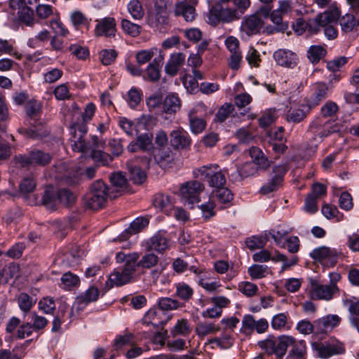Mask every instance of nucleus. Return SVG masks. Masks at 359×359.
Returning <instances> with one entry per match:
<instances>
[{
  "label": "nucleus",
  "instance_id": "nucleus-1",
  "mask_svg": "<svg viewBox=\"0 0 359 359\" xmlns=\"http://www.w3.org/2000/svg\"><path fill=\"white\" fill-rule=\"evenodd\" d=\"M193 175L195 178L207 179L209 186L212 188V197L224 203V174L219 165H203L194 170Z\"/></svg>",
  "mask_w": 359,
  "mask_h": 359
},
{
  "label": "nucleus",
  "instance_id": "nucleus-2",
  "mask_svg": "<svg viewBox=\"0 0 359 359\" xmlns=\"http://www.w3.org/2000/svg\"><path fill=\"white\" fill-rule=\"evenodd\" d=\"M137 253L125 254L122 252H118L116 259L118 263L125 262L121 269H116L109 276V281L112 285L122 286L129 283L139 267Z\"/></svg>",
  "mask_w": 359,
  "mask_h": 359
},
{
  "label": "nucleus",
  "instance_id": "nucleus-3",
  "mask_svg": "<svg viewBox=\"0 0 359 359\" xmlns=\"http://www.w3.org/2000/svg\"><path fill=\"white\" fill-rule=\"evenodd\" d=\"M41 111V104L36 101H29L25 106V111L29 117V124L30 128H20L18 132L26 137L34 140L42 139L47 137L49 134L48 131L43 126L42 123L35 118Z\"/></svg>",
  "mask_w": 359,
  "mask_h": 359
},
{
  "label": "nucleus",
  "instance_id": "nucleus-4",
  "mask_svg": "<svg viewBox=\"0 0 359 359\" xmlns=\"http://www.w3.org/2000/svg\"><path fill=\"white\" fill-rule=\"evenodd\" d=\"M53 158V156L44 151L34 149L25 154L15 155L11 161L16 168L30 170L35 166H46L48 165Z\"/></svg>",
  "mask_w": 359,
  "mask_h": 359
},
{
  "label": "nucleus",
  "instance_id": "nucleus-5",
  "mask_svg": "<svg viewBox=\"0 0 359 359\" xmlns=\"http://www.w3.org/2000/svg\"><path fill=\"white\" fill-rule=\"evenodd\" d=\"M112 189H109L102 180H97L93 182L89 191L85 196L86 205L94 210H97L104 207L107 198H112ZM116 196H113L115 198Z\"/></svg>",
  "mask_w": 359,
  "mask_h": 359
},
{
  "label": "nucleus",
  "instance_id": "nucleus-6",
  "mask_svg": "<svg viewBox=\"0 0 359 359\" xmlns=\"http://www.w3.org/2000/svg\"><path fill=\"white\" fill-rule=\"evenodd\" d=\"M102 142L97 137H92V142H86L82 137H79L76 140L74 141L72 149L74 151L88 153L90 152V157L97 162H100L102 165H107L112 161V158L107 154L99 150Z\"/></svg>",
  "mask_w": 359,
  "mask_h": 359
},
{
  "label": "nucleus",
  "instance_id": "nucleus-7",
  "mask_svg": "<svg viewBox=\"0 0 359 359\" xmlns=\"http://www.w3.org/2000/svg\"><path fill=\"white\" fill-rule=\"evenodd\" d=\"M341 129L342 125L335 121H324L321 117H316L310 123L307 133L314 141L319 140L321 142L331 134L339 133Z\"/></svg>",
  "mask_w": 359,
  "mask_h": 359
},
{
  "label": "nucleus",
  "instance_id": "nucleus-8",
  "mask_svg": "<svg viewBox=\"0 0 359 359\" xmlns=\"http://www.w3.org/2000/svg\"><path fill=\"white\" fill-rule=\"evenodd\" d=\"M292 342H294L293 337L282 335L277 339H275L273 337H269L265 340L259 341V346L268 354H275L279 359H282L285 355L288 346Z\"/></svg>",
  "mask_w": 359,
  "mask_h": 359
},
{
  "label": "nucleus",
  "instance_id": "nucleus-9",
  "mask_svg": "<svg viewBox=\"0 0 359 359\" xmlns=\"http://www.w3.org/2000/svg\"><path fill=\"white\" fill-rule=\"evenodd\" d=\"M205 189V185L197 180H191L181 184L180 195L184 203L192 208L194 205L201 201V194Z\"/></svg>",
  "mask_w": 359,
  "mask_h": 359
},
{
  "label": "nucleus",
  "instance_id": "nucleus-10",
  "mask_svg": "<svg viewBox=\"0 0 359 359\" xmlns=\"http://www.w3.org/2000/svg\"><path fill=\"white\" fill-rule=\"evenodd\" d=\"M339 293V288L336 283L331 282L329 285L311 283V289L309 291L310 297L313 300H331Z\"/></svg>",
  "mask_w": 359,
  "mask_h": 359
},
{
  "label": "nucleus",
  "instance_id": "nucleus-11",
  "mask_svg": "<svg viewBox=\"0 0 359 359\" xmlns=\"http://www.w3.org/2000/svg\"><path fill=\"white\" fill-rule=\"evenodd\" d=\"M287 168L283 165H276L273 168V175L260 189V193L264 195L276 191L281 186L287 172Z\"/></svg>",
  "mask_w": 359,
  "mask_h": 359
},
{
  "label": "nucleus",
  "instance_id": "nucleus-12",
  "mask_svg": "<svg viewBox=\"0 0 359 359\" xmlns=\"http://www.w3.org/2000/svg\"><path fill=\"white\" fill-rule=\"evenodd\" d=\"M209 11L205 14V20L209 25L216 27L224 22V0L208 1Z\"/></svg>",
  "mask_w": 359,
  "mask_h": 359
},
{
  "label": "nucleus",
  "instance_id": "nucleus-13",
  "mask_svg": "<svg viewBox=\"0 0 359 359\" xmlns=\"http://www.w3.org/2000/svg\"><path fill=\"white\" fill-rule=\"evenodd\" d=\"M250 6V0H226V23L238 20Z\"/></svg>",
  "mask_w": 359,
  "mask_h": 359
},
{
  "label": "nucleus",
  "instance_id": "nucleus-14",
  "mask_svg": "<svg viewBox=\"0 0 359 359\" xmlns=\"http://www.w3.org/2000/svg\"><path fill=\"white\" fill-rule=\"evenodd\" d=\"M309 255L313 260L321 264H326L330 263L332 265H334L340 253L334 248L320 246L313 250Z\"/></svg>",
  "mask_w": 359,
  "mask_h": 359
},
{
  "label": "nucleus",
  "instance_id": "nucleus-15",
  "mask_svg": "<svg viewBox=\"0 0 359 359\" xmlns=\"http://www.w3.org/2000/svg\"><path fill=\"white\" fill-rule=\"evenodd\" d=\"M170 145L176 150H187L191 144V139L188 133L180 128L170 133Z\"/></svg>",
  "mask_w": 359,
  "mask_h": 359
},
{
  "label": "nucleus",
  "instance_id": "nucleus-16",
  "mask_svg": "<svg viewBox=\"0 0 359 359\" xmlns=\"http://www.w3.org/2000/svg\"><path fill=\"white\" fill-rule=\"evenodd\" d=\"M330 94V86L324 82H317L312 86V94L308 102L310 108L318 106L323 100H325Z\"/></svg>",
  "mask_w": 359,
  "mask_h": 359
},
{
  "label": "nucleus",
  "instance_id": "nucleus-17",
  "mask_svg": "<svg viewBox=\"0 0 359 359\" xmlns=\"http://www.w3.org/2000/svg\"><path fill=\"white\" fill-rule=\"evenodd\" d=\"M319 356L322 358H327L334 355H339L345 353V347L342 342L334 341L327 344H319L315 346Z\"/></svg>",
  "mask_w": 359,
  "mask_h": 359
},
{
  "label": "nucleus",
  "instance_id": "nucleus-18",
  "mask_svg": "<svg viewBox=\"0 0 359 359\" xmlns=\"http://www.w3.org/2000/svg\"><path fill=\"white\" fill-rule=\"evenodd\" d=\"M197 0L190 1H182L175 4V14L176 16H182L187 22L193 21L196 15L195 6Z\"/></svg>",
  "mask_w": 359,
  "mask_h": 359
},
{
  "label": "nucleus",
  "instance_id": "nucleus-19",
  "mask_svg": "<svg viewBox=\"0 0 359 359\" xmlns=\"http://www.w3.org/2000/svg\"><path fill=\"white\" fill-rule=\"evenodd\" d=\"M341 318L337 315H327L315 321V334H327L338 326Z\"/></svg>",
  "mask_w": 359,
  "mask_h": 359
},
{
  "label": "nucleus",
  "instance_id": "nucleus-20",
  "mask_svg": "<svg viewBox=\"0 0 359 359\" xmlns=\"http://www.w3.org/2000/svg\"><path fill=\"white\" fill-rule=\"evenodd\" d=\"M273 58L278 65L287 68L294 67L298 62L297 54L289 50L279 49L275 51Z\"/></svg>",
  "mask_w": 359,
  "mask_h": 359
},
{
  "label": "nucleus",
  "instance_id": "nucleus-21",
  "mask_svg": "<svg viewBox=\"0 0 359 359\" xmlns=\"http://www.w3.org/2000/svg\"><path fill=\"white\" fill-rule=\"evenodd\" d=\"M146 248L149 251L163 252L169 248L168 240L162 231L156 232L153 236L146 241Z\"/></svg>",
  "mask_w": 359,
  "mask_h": 359
},
{
  "label": "nucleus",
  "instance_id": "nucleus-22",
  "mask_svg": "<svg viewBox=\"0 0 359 359\" xmlns=\"http://www.w3.org/2000/svg\"><path fill=\"white\" fill-rule=\"evenodd\" d=\"M149 219L146 217H140L133 220L130 226L118 236L114 241H124L129 238L133 234H135L141 231L149 224Z\"/></svg>",
  "mask_w": 359,
  "mask_h": 359
},
{
  "label": "nucleus",
  "instance_id": "nucleus-23",
  "mask_svg": "<svg viewBox=\"0 0 359 359\" xmlns=\"http://www.w3.org/2000/svg\"><path fill=\"white\" fill-rule=\"evenodd\" d=\"M116 31V21L114 18L110 17L104 18L100 20L95 29V35L97 36H114Z\"/></svg>",
  "mask_w": 359,
  "mask_h": 359
},
{
  "label": "nucleus",
  "instance_id": "nucleus-24",
  "mask_svg": "<svg viewBox=\"0 0 359 359\" xmlns=\"http://www.w3.org/2000/svg\"><path fill=\"white\" fill-rule=\"evenodd\" d=\"M263 26V19L255 13L248 15L242 22V28L248 35H253L259 33Z\"/></svg>",
  "mask_w": 359,
  "mask_h": 359
},
{
  "label": "nucleus",
  "instance_id": "nucleus-25",
  "mask_svg": "<svg viewBox=\"0 0 359 359\" xmlns=\"http://www.w3.org/2000/svg\"><path fill=\"white\" fill-rule=\"evenodd\" d=\"M185 59L186 56L182 53L172 54L165 66V73L170 76L177 75L180 68L184 64Z\"/></svg>",
  "mask_w": 359,
  "mask_h": 359
},
{
  "label": "nucleus",
  "instance_id": "nucleus-26",
  "mask_svg": "<svg viewBox=\"0 0 359 359\" xmlns=\"http://www.w3.org/2000/svg\"><path fill=\"white\" fill-rule=\"evenodd\" d=\"M100 294L99 290L94 287H90L83 294L77 297L76 306L77 310H83L89 303L97 300Z\"/></svg>",
  "mask_w": 359,
  "mask_h": 359
},
{
  "label": "nucleus",
  "instance_id": "nucleus-27",
  "mask_svg": "<svg viewBox=\"0 0 359 359\" xmlns=\"http://www.w3.org/2000/svg\"><path fill=\"white\" fill-rule=\"evenodd\" d=\"M163 60V56L159 55L155 57L151 62L149 64L146 69L147 76L144 79L151 82H156L161 78V68Z\"/></svg>",
  "mask_w": 359,
  "mask_h": 359
},
{
  "label": "nucleus",
  "instance_id": "nucleus-28",
  "mask_svg": "<svg viewBox=\"0 0 359 359\" xmlns=\"http://www.w3.org/2000/svg\"><path fill=\"white\" fill-rule=\"evenodd\" d=\"M162 316H164L163 312L158 309L152 308L146 313L142 322L144 324L151 325L156 328L161 327L166 323L162 319Z\"/></svg>",
  "mask_w": 359,
  "mask_h": 359
},
{
  "label": "nucleus",
  "instance_id": "nucleus-29",
  "mask_svg": "<svg viewBox=\"0 0 359 359\" xmlns=\"http://www.w3.org/2000/svg\"><path fill=\"white\" fill-rule=\"evenodd\" d=\"M259 170L255 163L247 162L241 168H237L236 171L229 176L232 181H237L242 178L252 176Z\"/></svg>",
  "mask_w": 359,
  "mask_h": 359
},
{
  "label": "nucleus",
  "instance_id": "nucleus-30",
  "mask_svg": "<svg viewBox=\"0 0 359 359\" xmlns=\"http://www.w3.org/2000/svg\"><path fill=\"white\" fill-rule=\"evenodd\" d=\"M249 154L252 159L251 163H255L260 170H265L269 167L270 161L259 147H250Z\"/></svg>",
  "mask_w": 359,
  "mask_h": 359
},
{
  "label": "nucleus",
  "instance_id": "nucleus-31",
  "mask_svg": "<svg viewBox=\"0 0 359 359\" xmlns=\"http://www.w3.org/2000/svg\"><path fill=\"white\" fill-rule=\"evenodd\" d=\"M181 101L178 95L175 93L168 95L163 102V111L174 114L180 109Z\"/></svg>",
  "mask_w": 359,
  "mask_h": 359
},
{
  "label": "nucleus",
  "instance_id": "nucleus-32",
  "mask_svg": "<svg viewBox=\"0 0 359 359\" xmlns=\"http://www.w3.org/2000/svg\"><path fill=\"white\" fill-rule=\"evenodd\" d=\"M292 348L287 359H306V344L304 340H296L290 344Z\"/></svg>",
  "mask_w": 359,
  "mask_h": 359
},
{
  "label": "nucleus",
  "instance_id": "nucleus-33",
  "mask_svg": "<svg viewBox=\"0 0 359 359\" xmlns=\"http://www.w3.org/2000/svg\"><path fill=\"white\" fill-rule=\"evenodd\" d=\"M213 306L210 309H207L206 311H203L202 316L205 318H216L222 315L223 307L224 306V297H213L212 299Z\"/></svg>",
  "mask_w": 359,
  "mask_h": 359
},
{
  "label": "nucleus",
  "instance_id": "nucleus-34",
  "mask_svg": "<svg viewBox=\"0 0 359 359\" xmlns=\"http://www.w3.org/2000/svg\"><path fill=\"white\" fill-rule=\"evenodd\" d=\"M127 168L129 173V180L134 184H142L147 178L146 173L133 163H128Z\"/></svg>",
  "mask_w": 359,
  "mask_h": 359
},
{
  "label": "nucleus",
  "instance_id": "nucleus-35",
  "mask_svg": "<svg viewBox=\"0 0 359 359\" xmlns=\"http://www.w3.org/2000/svg\"><path fill=\"white\" fill-rule=\"evenodd\" d=\"M57 194L52 186L47 187L42 196V205L47 209L54 210L57 201Z\"/></svg>",
  "mask_w": 359,
  "mask_h": 359
},
{
  "label": "nucleus",
  "instance_id": "nucleus-36",
  "mask_svg": "<svg viewBox=\"0 0 359 359\" xmlns=\"http://www.w3.org/2000/svg\"><path fill=\"white\" fill-rule=\"evenodd\" d=\"M311 109L312 108H310L307 104V107L305 109L298 108L290 109L286 114V120L287 122L294 123H300L307 116Z\"/></svg>",
  "mask_w": 359,
  "mask_h": 359
},
{
  "label": "nucleus",
  "instance_id": "nucleus-37",
  "mask_svg": "<svg viewBox=\"0 0 359 359\" xmlns=\"http://www.w3.org/2000/svg\"><path fill=\"white\" fill-rule=\"evenodd\" d=\"M268 241V234L266 231L264 235L260 236H252L248 238L245 240L246 246L250 250H255L256 249L263 248Z\"/></svg>",
  "mask_w": 359,
  "mask_h": 359
},
{
  "label": "nucleus",
  "instance_id": "nucleus-38",
  "mask_svg": "<svg viewBox=\"0 0 359 359\" xmlns=\"http://www.w3.org/2000/svg\"><path fill=\"white\" fill-rule=\"evenodd\" d=\"M175 294L177 297L184 302H189L194 295L193 288L188 284L181 282L175 284Z\"/></svg>",
  "mask_w": 359,
  "mask_h": 359
},
{
  "label": "nucleus",
  "instance_id": "nucleus-39",
  "mask_svg": "<svg viewBox=\"0 0 359 359\" xmlns=\"http://www.w3.org/2000/svg\"><path fill=\"white\" fill-rule=\"evenodd\" d=\"M18 19L22 23H24L27 26H33L37 22L34 17V11L32 8H18Z\"/></svg>",
  "mask_w": 359,
  "mask_h": 359
},
{
  "label": "nucleus",
  "instance_id": "nucleus-40",
  "mask_svg": "<svg viewBox=\"0 0 359 359\" xmlns=\"http://www.w3.org/2000/svg\"><path fill=\"white\" fill-rule=\"evenodd\" d=\"M191 332V327L190 323L187 319L182 318L179 319L171 330V334L175 337L177 335L187 336Z\"/></svg>",
  "mask_w": 359,
  "mask_h": 359
},
{
  "label": "nucleus",
  "instance_id": "nucleus-41",
  "mask_svg": "<svg viewBox=\"0 0 359 359\" xmlns=\"http://www.w3.org/2000/svg\"><path fill=\"white\" fill-rule=\"evenodd\" d=\"M326 54V49L321 46H311L307 50V57L313 64H317Z\"/></svg>",
  "mask_w": 359,
  "mask_h": 359
},
{
  "label": "nucleus",
  "instance_id": "nucleus-42",
  "mask_svg": "<svg viewBox=\"0 0 359 359\" xmlns=\"http://www.w3.org/2000/svg\"><path fill=\"white\" fill-rule=\"evenodd\" d=\"M158 163L161 166H170L175 159L174 154L169 148H160L157 154Z\"/></svg>",
  "mask_w": 359,
  "mask_h": 359
},
{
  "label": "nucleus",
  "instance_id": "nucleus-43",
  "mask_svg": "<svg viewBox=\"0 0 359 359\" xmlns=\"http://www.w3.org/2000/svg\"><path fill=\"white\" fill-rule=\"evenodd\" d=\"M151 23L156 24L157 26L160 24H166L168 22V13L165 4L159 6L155 4V15L151 18Z\"/></svg>",
  "mask_w": 359,
  "mask_h": 359
},
{
  "label": "nucleus",
  "instance_id": "nucleus-44",
  "mask_svg": "<svg viewBox=\"0 0 359 359\" xmlns=\"http://www.w3.org/2000/svg\"><path fill=\"white\" fill-rule=\"evenodd\" d=\"M152 201L154 207L162 211H167L172 206L170 196L164 194H156Z\"/></svg>",
  "mask_w": 359,
  "mask_h": 359
},
{
  "label": "nucleus",
  "instance_id": "nucleus-45",
  "mask_svg": "<svg viewBox=\"0 0 359 359\" xmlns=\"http://www.w3.org/2000/svg\"><path fill=\"white\" fill-rule=\"evenodd\" d=\"M57 198L59 203L65 206H71L76 201L75 195L67 189H60L57 192Z\"/></svg>",
  "mask_w": 359,
  "mask_h": 359
},
{
  "label": "nucleus",
  "instance_id": "nucleus-46",
  "mask_svg": "<svg viewBox=\"0 0 359 359\" xmlns=\"http://www.w3.org/2000/svg\"><path fill=\"white\" fill-rule=\"evenodd\" d=\"M158 309L163 312L164 311H170L183 307V304L176 299L169 297L161 298L158 302Z\"/></svg>",
  "mask_w": 359,
  "mask_h": 359
},
{
  "label": "nucleus",
  "instance_id": "nucleus-47",
  "mask_svg": "<svg viewBox=\"0 0 359 359\" xmlns=\"http://www.w3.org/2000/svg\"><path fill=\"white\" fill-rule=\"evenodd\" d=\"M189 121L191 130L194 134L202 133L206 126V123L203 118H198L193 112L189 114Z\"/></svg>",
  "mask_w": 359,
  "mask_h": 359
},
{
  "label": "nucleus",
  "instance_id": "nucleus-48",
  "mask_svg": "<svg viewBox=\"0 0 359 359\" xmlns=\"http://www.w3.org/2000/svg\"><path fill=\"white\" fill-rule=\"evenodd\" d=\"M128 11L135 20H140L144 15L142 5L139 0H131L128 4Z\"/></svg>",
  "mask_w": 359,
  "mask_h": 359
},
{
  "label": "nucleus",
  "instance_id": "nucleus-49",
  "mask_svg": "<svg viewBox=\"0 0 359 359\" xmlns=\"http://www.w3.org/2000/svg\"><path fill=\"white\" fill-rule=\"evenodd\" d=\"M248 272L252 279H259L268 275L269 267L265 265L253 264L248 268Z\"/></svg>",
  "mask_w": 359,
  "mask_h": 359
},
{
  "label": "nucleus",
  "instance_id": "nucleus-50",
  "mask_svg": "<svg viewBox=\"0 0 359 359\" xmlns=\"http://www.w3.org/2000/svg\"><path fill=\"white\" fill-rule=\"evenodd\" d=\"M341 30L344 32H351L358 25V21L351 14H346L339 20Z\"/></svg>",
  "mask_w": 359,
  "mask_h": 359
},
{
  "label": "nucleus",
  "instance_id": "nucleus-51",
  "mask_svg": "<svg viewBox=\"0 0 359 359\" xmlns=\"http://www.w3.org/2000/svg\"><path fill=\"white\" fill-rule=\"evenodd\" d=\"M17 300L20 309L25 313L29 311L32 307L36 303V301L34 300L32 297L25 292L20 293L18 295Z\"/></svg>",
  "mask_w": 359,
  "mask_h": 359
},
{
  "label": "nucleus",
  "instance_id": "nucleus-52",
  "mask_svg": "<svg viewBox=\"0 0 359 359\" xmlns=\"http://www.w3.org/2000/svg\"><path fill=\"white\" fill-rule=\"evenodd\" d=\"M142 91L135 87H133L128 92L126 101L131 108H135L142 101Z\"/></svg>",
  "mask_w": 359,
  "mask_h": 359
},
{
  "label": "nucleus",
  "instance_id": "nucleus-53",
  "mask_svg": "<svg viewBox=\"0 0 359 359\" xmlns=\"http://www.w3.org/2000/svg\"><path fill=\"white\" fill-rule=\"evenodd\" d=\"M157 51L156 48L148 50H141L136 53L135 59L139 65H142L149 62Z\"/></svg>",
  "mask_w": 359,
  "mask_h": 359
},
{
  "label": "nucleus",
  "instance_id": "nucleus-54",
  "mask_svg": "<svg viewBox=\"0 0 359 359\" xmlns=\"http://www.w3.org/2000/svg\"><path fill=\"white\" fill-rule=\"evenodd\" d=\"M282 13L278 11L274 10L270 14V20L276 25L275 29L278 32H285L288 28V23L283 21Z\"/></svg>",
  "mask_w": 359,
  "mask_h": 359
},
{
  "label": "nucleus",
  "instance_id": "nucleus-55",
  "mask_svg": "<svg viewBox=\"0 0 359 359\" xmlns=\"http://www.w3.org/2000/svg\"><path fill=\"white\" fill-rule=\"evenodd\" d=\"M316 18L322 27L330 26V24L335 22L338 20V14L332 11H325L322 13L318 14Z\"/></svg>",
  "mask_w": 359,
  "mask_h": 359
},
{
  "label": "nucleus",
  "instance_id": "nucleus-56",
  "mask_svg": "<svg viewBox=\"0 0 359 359\" xmlns=\"http://www.w3.org/2000/svg\"><path fill=\"white\" fill-rule=\"evenodd\" d=\"M339 111V107L332 101L326 102L320 108V114L323 118H332Z\"/></svg>",
  "mask_w": 359,
  "mask_h": 359
},
{
  "label": "nucleus",
  "instance_id": "nucleus-57",
  "mask_svg": "<svg viewBox=\"0 0 359 359\" xmlns=\"http://www.w3.org/2000/svg\"><path fill=\"white\" fill-rule=\"evenodd\" d=\"M36 14L39 19L46 20L53 15L54 8L46 4H38L36 6Z\"/></svg>",
  "mask_w": 359,
  "mask_h": 359
},
{
  "label": "nucleus",
  "instance_id": "nucleus-58",
  "mask_svg": "<svg viewBox=\"0 0 359 359\" xmlns=\"http://www.w3.org/2000/svg\"><path fill=\"white\" fill-rule=\"evenodd\" d=\"M121 27L126 34L133 37L137 36L140 34L141 27L128 20L123 19L121 22Z\"/></svg>",
  "mask_w": 359,
  "mask_h": 359
},
{
  "label": "nucleus",
  "instance_id": "nucleus-59",
  "mask_svg": "<svg viewBox=\"0 0 359 359\" xmlns=\"http://www.w3.org/2000/svg\"><path fill=\"white\" fill-rule=\"evenodd\" d=\"M198 285L208 292H214L218 287L222 286L219 281L212 280L206 276L200 277L198 280Z\"/></svg>",
  "mask_w": 359,
  "mask_h": 359
},
{
  "label": "nucleus",
  "instance_id": "nucleus-60",
  "mask_svg": "<svg viewBox=\"0 0 359 359\" xmlns=\"http://www.w3.org/2000/svg\"><path fill=\"white\" fill-rule=\"evenodd\" d=\"M39 309L46 314H52L55 310V304L53 298L44 297L39 302Z\"/></svg>",
  "mask_w": 359,
  "mask_h": 359
},
{
  "label": "nucleus",
  "instance_id": "nucleus-61",
  "mask_svg": "<svg viewBox=\"0 0 359 359\" xmlns=\"http://www.w3.org/2000/svg\"><path fill=\"white\" fill-rule=\"evenodd\" d=\"M219 328L212 323H200L196 327V332L198 336L204 337L210 333H215Z\"/></svg>",
  "mask_w": 359,
  "mask_h": 359
},
{
  "label": "nucleus",
  "instance_id": "nucleus-62",
  "mask_svg": "<svg viewBox=\"0 0 359 359\" xmlns=\"http://www.w3.org/2000/svg\"><path fill=\"white\" fill-rule=\"evenodd\" d=\"M118 53L114 49H104L100 51V58L104 65H109L117 57Z\"/></svg>",
  "mask_w": 359,
  "mask_h": 359
},
{
  "label": "nucleus",
  "instance_id": "nucleus-63",
  "mask_svg": "<svg viewBox=\"0 0 359 359\" xmlns=\"http://www.w3.org/2000/svg\"><path fill=\"white\" fill-rule=\"evenodd\" d=\"M158 262V257L157 255L154 253H149L144 255L140 262H137L139 266H142L143 268L149 269Z\"/></svg>",
  "mask_w": 359,
  "mask_h": 359
},
{
  "label": "nucleus",
  "instance_id": "nucleus-64",
  "mask_svg": "<svg viewBox=\"0 0 359 359\" xmlns=\"http://www.w3.org/2000/svg\"><path fill=\"white\" fill-rule=\"evenodd\" d=\"M35 188L36 182L33 176L24 177L20 184V190L24 194L31 193Z\"/></svg>",
  "mask_w": 359,
  "mask_h": 359
}]
</instances>
